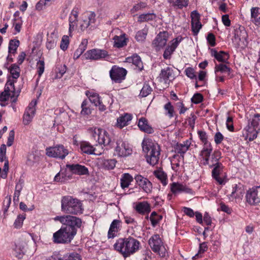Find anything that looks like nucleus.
Returning <instances> with one entry per match:
<instances>
[{"label": "nucleus", "mask_w": 260, "mask_h": 260, "mask_svg": "<svg viewBox=\"0 0 260 260\" xmlns=\"http://www.w3.org/2000/svg\"><path fill=\"white\" fill-rule=\"evenodd\" d=\"M25 218V216L24 215H19L14 223L15 228L16 229H19L21 227Z\"/></svg>", "instance_id": "nucleus-58"}, {"label": "nucleus", "mask_w": 260, "mask_h": 260, "mask_svg": "<svg viewBox=\"0 0 260 260\" xmlns=\"http://www.w3.org/2000/svg\"><path fill=\"white\" fill-rule=\"evenodd\" d=\"M69 44V40L68 36H63L62 38L60 45V48L63 50H66L68 48Z\"/></svg>", "instance_id": "nucleus-63"}, {"label": "nucleus", "mask_w": 260, "mask_h": 260, "mask_svg": "<svg viewBox=\"0 0 260 260\" xmlns=\"http://www.w3.org/2000/svg\"><path fill=\"white\" fill-rule=\"evenodd\" d=\"M127 71L122 68H119L116 66H113L110 71V76L111 79L115 82H121L124 79Z\"/></svg>", "instance_id": "nucleus-16"}, {"label": "nucleus", "mask_w": 260, "mask_h": 260, "mask_svg": "<svg viewBox=\"0 0 260 260\" xmlns=\"http://www.w3.org/2000/svg\"><path fill=\"white\" fill-rule=\"evenodd\" d=\"M159 75L160 78L162 79L166 83H169L175 78L174 70L171 67H167L162 69Z\"/></svg>", "instance_id": "nucleus-24"}, {"label": "nucleus", "mask_w": 260, "mask_h": 260, "mask_svg": "<svg viewBox=\"0 0 260 260\" xmlns=\"http://www.w3.org/2000/svg\"><path fill=\"white\" fill-rule=\"evenodd\" d=\"M201 27L202 24L200 20L191 21L192 30L195 35H197L199 32Z\"/></svg>", "instance_id": "nucleus-59"}, {"label": "nucleus", "mask_w": 260, "mask_h": 260, "mask_svg": "<svg viewBox=\"0 0 260 260\" xmlns=\"http://www.w3.org/2000/svg\"><path fill=\"white\" fill-rule=\"evenodd\" d=\"M90 104L87 100H85L83 101L81 104V114L82 115H88L91 113V109L90 108Z\"/></svg>", "instance_id": "nucleus-50"}, {"label": "nucleus", "mask_w": 260, "mask_h": 260, "mask_svg": "<svg viewBox=\"0 0 260 260\" xmlns=\"http://www.w3.org/2000/svg\"><path fill=\"white\" fill-rule=\"evenodd\" d=\"M170 189L172 192L177 194L181 192L190 193L191 190L186 186L179 183L173 182L170 185Z\"/></svg>", "instance_id": "nucleus-26"}, {"label": "nucleus", "mask_w": 260, "mask_h": 260, "mask_svg": "<svg viewBox=\"0 0 260 260\" xmlns=\"http://www.w3.org/2000/svg\"><path fill=\"white\" fill-rule=\"evenodd\" d=\"M84 56L87 59L98 60L105 58L108 54L105 50L93 49L87 51Z\"/></svg>", "instance_id": "nucleus-17"}, {"label": "nucleus", "mask_w": 260, "mask_h": 260, "mask_svg": "<svg viewBox=\"0 0 260 260\" xmlns=\"http://www.w3.org/2000/svg\"><path fill=\"white\" fill-rule=\"evenodd\" d=\"M220 157V153L219 151H214L213 154L211 155V158L209 160V164L208 165L210 168H212L216 166V164H220L218 161Z\"/></svg>", "instance_id": "nucleus-52"}, {"label": "nucleus", "mask_w": 260, "mask_h": 260, "mask_svg": "<svg viewBox=\"0 0 260 260\" xmlns=\"http://www.w3.org/2000/svg\"><path fill=\"white\" fill-rule=\"evenodd\" d=\"M40 156L36 153L32 152L27 155L26 164L29 166H33L40 161Z\"/></svg>", "instance_id": "nucleus-42"}, {"label": "nucleus", "mask_w": 260, "mask_h": 260, "mask_svg": "<svg viewBox=\"0 0 260 260\" xmlns=\"http://www.w3.org/2000/svg\"><path fill=\"white\" fill-rule=\"evenodd\" d=\"M127 39L125 37V34H123L120 36H115L113 38L114 47L120 48H122L127 44Z\"/></svg>", "instance_id": "nucleus-35"}, {"label": "nucleus", "mask_w": 260, "mask_h": 260, "mask_svg": "<svg viewBox=\"0 0 260 260\" xmlns=\"http://www.w3.org/2000/svg\"><path fill=\"white\" fill-rule=\"evenodd\" d=\"M212 176L213 178L220 185L224 184L226 182V175L223 171V166L221 163L216 164L213 167Z\"/></svg>", "instance_id": "nucleus-15"}, {"label": "nucleus", "mask_w": 260, "mask_h": 260, "mask_svg": "<svg viewBox=\"0 0 260 260\" xmlns=\"http://www.w3.org/2000/svg\"><path fill=\"white\" fill-rule=\"evenodd\" d=\"M207 249V246L205 242H203L200 244L199 250L198 253L194 256L192 258L196 259L199 257V255L203 253Z\"/></svg>", "instance_id": "nucleus-64"}, {"label": "nucleus", "mask_w": 260, "mask_h": 260, "mask_svg": "<svg viewBox=\"0 0 260 260\" xmlns=\"http://www.w3.org/2000/svg\"><path fill=\"white\" fill-rule=\"evenodd\" d=\"M135 179L138 185L141 187L146 193H150L152 191V185L151 182L148 179L140 175H137Z\"/></svg>", "instance_id": "nucleus-20"}, {"label": "nucleus", "mask_w": 260, "mask_h": 260, "mask_svg": "<svg viewBox=\"0 0 260 260\" xmlns=\"http://www.w3.org/2000/svg\"><path fill=\"white\" fill-rule=\"evenodd\" d=\"M211 55L220 62H226L229 58L228 53L223 51L217 52L214 49H211Z\"/></svg>", "instance_id": "nucleus-36"}, {"label": "nucleus", "mask_w": 260, "mask_h": 260, "mask_svg": "<svg viewBox=\"0 0 260 260\" xmlns=\"http://www.w3.org/2000/svg\"><path fill=\"white\" fill-rule=\"evenodd\" d=\"M244 193V188L241 184H234L232 187V190L230 197L232 198H240Z\"/></svg>", "instance_id": "nucleus-33"}, {"label": "nucleus", "mask_w": 260, "mask_h": 260, "mask_svg": "<svg viewBox=\"0 0 260 260\" xmlns=\"http://www.w3.org/2000/svg\"><path fill=\"white\" fill-rule=\"evenodd\" d=\"M148 28L146 27L143 29L138 31L135 35V39L139 42H143L145 41L146 36L148 34Z\"/></svg>", "instance_id": "nucleus-49"}, {"label": "nucleus", "mask_w": 260, "mask_h": 260, "mask_svg": "<svg viewBox=\"0 0 260 260\" xmlns=\"http://www.w3.org/2000/svg\"><path fill=\"white\" fill-rule=\"evenodd\" d=\"M125 61L128 63H132L140 71L143 69V62L140 57L138 55H134L132 56L126 58Z\"/></svg>", "instance_id": "nucleus-34"}, {"label": "nucleus", "mask_w": 260, "mask_h": 260, "mask_svg": "<svg viewBox=\"0 0 260 260\" xmlns=\"http://www.w3.org/2000/svg\"><path fill=\"white\" fill-rule=\"evenodd\" d=\"M95 14L93 12H90L87 16V18L83 20L81 24L80 28L82 30L89 27V29H92L95 27Z\"/></svg>", "instance_id": "nucleus-23"}, {"label": "nucleus", "mask_w": 260, "mask_h": 260, "mask_svg": "<svg viewBox=\"0 0 260 260\" xmlns=\"http://www.w3.org/2000/svg\"><path fill=\"white\" fill-rule=\"evenodd\" d=\"M156 18V15L152 13H143L138 17V22L140 23L153 20Z\"/></svg>", "instance_id": "nucleus-41"}, {"label": "nucleus", "mask_w": 260, "mask_h": 260, "mask_svg": "<svg viewBox=\"0 0 260 260\" xmlns=\"http://www.w3.org/2000/svg\"><path fill=\"white\" fill-rule=\"evenodd\" d=\"M133 180V177L130 174L128 173L123 174L120 179L121 187L122 188L128 187Z\"/></svg>", "instance_id": "nucleus-47"}, {"label": "nucleus", "mask_w": 260, "mask_h": 260, "mask_svg": "<svg viewBox=\"0 0 260 260\" xmlns=\"http://www.w3.org/2000/svg\"><path fill=\"white\" fill-rule=\"evenodd\" d=\"M110 101H112L111 97L109 95H105L100 98V101L95 106L98 107L100 111H104L106 110L107 106L112 104V102H110Z\"/></svg>", "instance_id": "nucleus-32"}, {"label": "nucleus", "mask_w": 260, "mask_h": 260, "mask_svg": "<svg viewBox=\"0 0 260 260\" xmlns=\"http://www.w3.org/2000/svg\"><path fill=\"white\" fill-rule=\"evenodd\" d=\"M247 38L248 35L244 27H240L235 29L233 42L237 46L241 45H245L247 43Z\"/></svg>", "instance_id": "nucleus-13"}, {"label": "nucleus", "mask_w": 260, "mask_h": 260, "mask_svg": "<svg viewBox=\"0 0 260 260\" xmlns=\"http://www.w3.org/2000/svg\"><path fill=\"white\" fill-rule=\"evenodd\" d=\"M72 179V175L67 170H61L54 177V180L56 182L64 183Z\"/></svg>", "instance_id": "nucleus-31"}, {"label": "nucleus", "mask_w": 260, "mask_h": 260, "mask_svg": "<svg viewBox=\"0 0 260 260\" xmlns=\"http://www.w3.org/2000/svg\"><path fill=\"white\" fill-rule=\"evenodd\" d=\"M133 153L132 146L127 142L119 139L116 142L115 153L119 157H127Z\"/></svg>", "instance_id": "nucleus-11"}, {"label": "nucleus", "mask_w": 260, "mask_h": 260, "mask_svg": "<svg viewBox=\"0 0 260 260\" xmlns=\"http://www.w3.org/2000/svg\"><path fill=\"white\" fill-rule=\"evenodd\" d=\"M18 94L16 92L14 81L9 79L6 84L5 90L0 94V101L5 102L10 98L12 103H15L17 100Z\"/></svg>", "instance_id": "nucleus-8"}, {"label": "nucleus", "mask_w": 260, "mask_h": 260, "mask_svg": "<svg viewBox=\"0 0 260 260\" xmlns=\"http://www.w3.org/2000/svg\"><path fill=\"white\" fill-rule=\"evenodd\" d=\"M188 0H169V2L174 7L181 9L188 5Z\"/></svg>", "instance_id": "nucleus-54"}, {"label": "nucleus", "mask_w": 260, "mask_h": 260, "mask_svg": "<svg viewBox=\"0 0 260 260\" xmlns=\"http://www.w3.org/2000/svg\"><path fill=\"white\" fill-rule=\"evenodd\" d=\"M140 242L133 238H120L114 244V249L120 252L124 257L134 254L140 248Z\"/></svg>", "instance_id": "nucleus-1"}, {"label": "nucleus", "mask_w": 260, "mask_h": 260, "mask_svg": "<svg viewBox=\"0 0 260 260\" xmlns=\"http://www.w3.org/2000/svg\"><path fill=\"white\" fill-rule=\"evenodd\" d=\"M9 71L13 78L12 80L10 79L11 81H14V83L16 81L15 80L20 76V69L19 67L16 64H13L11 66L9 69Z\"/></svg>", "instance_id": "nucleus-43"}, {"label": "nucleus", "mask_w": 260, "mask_h": 260, "mask_svg": "<svg viewBox=\"0 0 260 260\" xmlns=\"http://www.w3.org/2000/svg\"><path fill=\"white\" fill-rule=\"evenodd\" d=\"M27 243L24 240H20L18 241L15 244V248H14L15 255L18 258H21L25 252V248Z\"/></svg>", "instance_id": "nucleus-25"}, {"label": "nucleus", "mask_w": 260, "mask_h": 260, "mask_svg": "<svg viewBox=\"0 0 260 260\" xmlns=\"http://www.w3.org/2000/svg\"><path fill=\"white\" fill-rule=\"evenodd\" d=\"M143 151L146 154L147 162L152 166L158 162L160 154L159 145L149 139H144L142 143Z\"/></svg>", "instance_id": "nucleus-2"}, {"label": "nucleus", "mask_w": 260, "mask_h": 260, "mask_svg": "<svg viewBox=\"0 0 260 260\" xmlns=\"http://www.w3.org/2000/svg\"><path fill=\"white\" fill-rule=\"evenodd\" d=\"M120 223L121 221L117 219H115L112 222L108 233L109 239L113 238L116 236L117 232L120 230Z\"/></svg>", "instance_id": "nucleus-29"}, {"label": "nucleus", "mask_w": 260, "mask_h": 260, "mask_svg": "<svg viewBox=\"0 0 260 260\" xmlns=\"http://www.w3.org/2000/svg\"><path fill=\"white\" fill-rule=\"evenodd\" d=\"M232 69L227 65L223 63H220L216 65L215 67V73L217 74L220 72L225 75V76L229 77L230 78L232 77L231 75Z\"/></svg>", "instance_id": "nucleus-37"}, {"label": "nucleus", "mask_w": 260, "mask_h": 260, "mask_svg": "<svg viewBox=\"0 0 260 260\" xmlns=\"http://www.w3.org/2000/svg\"><path fill=\"white\" fill-rule=\"evenodd\" d=\"M92 138L99 144L108 145L111 142V139L108 133L104 129L101 128H91L90 129Z\"/></svg>", "instance_id": "nucleus-9"}, {"label": "nucleus", "mask_w": 260, "mask_h": 260, "mask_svg": "<svg viewBox=\"0 0 260 260\" xmlns=\"http://www.w3.org/2000/svg\"><path fill=\"white\" fill-rule=\"evenodd\" d=\"M54 220L59 221L62 225L75 234H77V229L80 228L82 224L81 219L71 215L57 216L54 218Z\"/></svg>", "instance_id": "nucleus-4"}, {"label": "nucleus", "mask_w": 260, "mask_h": 260, "mask_svg": "<svg viewBox=\"0 0 260 260\" xmlns=\"http://www.w3.org/2000/svg\"><path fill=\"white\" fill-rule=\"evenodd\" d=\"M147 6V5L146 3L144 2H140L134 5L133 7L131 9V12L132 13H135L146 8Z\"/></svg>", "instance_id": "nucleus-57"}, {"label": "nucleus", "mask_w": 260, "mask_h": 260, "mask_svg": "<svg viewBox=\"0 0 260 260\" xmlns=\"http://www.w3.org/2000/svg\"><path fill=\"white\" fill-rule=\"evenodd\" d=\"M81 260L80 256L76 252H73L69 255H64L62 258H58L57 256L55 255L51 256L50 260Z\"/></svg>", "instance_id": "nucleus-44"}, {"label": "nucleus", "mask_w": 260, "mask_h": 260, "mask_svg": "<svg viewBox=\"0 0 260 260\" xmlns=\"http://www.w3.org/2000/svg\"><path fill=\"white\" fill-rule=\"evenodd\" d=\"M138 126L141 131L147 134H152L153 128L148 124L147 120L145 118H141L138 122Z\"/></svg>", "instance_id": "nucleus-30"}, {"label": "nucleus", "mask_w": 260, "mask_h": 260, "mask_svg": "<svg viewBox=\"0 0 260 260\" xmlns=\"http://www.w3.org/2000/svg\"><path fill=\"white\" fill-rule=\"evenodd\" d=\"M68 153L69 151L63 145H59L46 149V154L49 157L63 159Z\"/></svg>", "instance_id": "nucleus-12"}, {"label": "nucleus", "mask_w": 260, "mask_h": 260, "mask_svg": "<svg viewBox=\"0 0 260 260\" xmlns=\"http://www.w3.org/2000/svg\"><path fill=\"white\" fill-rule=\"evenodd\" d=\"M168 33L165 31L159 32L152 42V46L156 50L162 48L168 41Z\"/></svg>", "instance_id": "nucleus-19"}, {"label": "nucleus", "mask_w": 260, "mask_h": 260, "mask_svg": "<svg viewBox=\"0 0 260 260\" xmlns=\"http://www.w3.org/2000/svg\"><path fill=\"white\" fill-rule=\"evenodd\" d=\"M162 218L161 215L157 214L155 212H152L149 217L151 224L153 227H155L158 224Z\"/></svg>", "instance_id": "nucleus-55"}, {"label": "nucleus", "mask_w": 260, "mask_h": 260, "mask_svg": "<svg viewBox=\"0 0 260 260\" xmlns=\"http://www.w3.org/2000/svg\"><path fill=\"white\" fill-rule=\"evenodd\" d=\"M45 63L44 60H39L37 64V69L38 70V73L39 77H41L44 71Z\"/></svg>", "instance_id": "nucleus-62"}, {"label": "nucleus", "mask_w": 260, "mask_h": 260, "mask_svg": "<svg viewBox=\"0 0 260 260\" xmlns=\"http://www.w3.org/2000/svg\"><path fill=\"white\" fill-rule=\"evenodd\" d=\"M136 211L140 214H148L151 210L149 204L146 201L138 203L135 207Z\"/></svg>", "instance_id": "nucleus-27"}, {"label": "nucleus", "mask_w": 260, "mask_h": 260, "mask_svg": "<svg viewBox=\"0 0 260 260\" xmlns=\"http://www.w3.org/2000/svg\"><path fill=\"white\" fill-rule=\"evenodd\" d=\"M66 167L68 168L73 174L78 175H89V171L87 168L84 166L79 164H68Z\"/></svg>", "instance_id": "nucleus-22"}, {"label": "nucleus", "mask_w": 260, "mask_h": 260, "mask_svg": "<svg viewBox=\"0 0 260 260\" xmlns=\"http://www.w3.org/2000/svg\"><path fill=\"white\" fill-rule=\"evenodd\" d=\"M153 174L161 182L164 186H166L168 183L167 174L162 170L159 169L154 171Z\"/></svg>", "instance_id": "nucleus-45"}, {"label": "nucleus", "mask_w": 260, "mask_h": 260, "mask_svg": "<svg viewBox=\"0 0 260 260\" xmlns=\"http://www.w3.org/2000/svg\"><path fill=\"white\" fill-rule=\"evenodd\" d=\"M152 91L151 87L148 84L144 85L140 92V95L143 97L147 96Z\"/></svg>", "instance_id": "nucleus-60"}, {"label": "nucleus", "mask_w": 260, "mask_h": 260, "mask_svg": "<svg viewBox=\"0 0 260 260\" xmlns=\"http://www.w3.org/2000/svg\"><path fill=\"white\" fill-rule=\"evenodd\" d=\"M19 45V41L17 40H11L9 45V52L15 53Z\"/></svg>", "instance_id": "nucleus-56"}, {"label": "nucleus", "mask_w": 260, "mask_h": 260, "mask_svg": "<svg viewBox=\"0 0 260 260\" xmlns=\"http://www.w3.org/2000/svg\"><path fill=\"white\" fill-rule=\"evenodd\" d=\"M92 138L99 144L108 145L111 142V139L108 133L104 129L101 128H91L90 129Z\"/></svg>", "instance_id": "nucleus-10"}, {"label": "nucleus", "mask_w": 260, "mask_h": 260, "mask_svg": "<svg viewBox=\"0 0 260 260\" xmlns=\"http://www.w3.org/2000/svg\"><path fill=\"white\" fill-rule=\"evenodd\" d=\"M80 149L82 153L87 154H93L95 148L89 142L83 141L80 143Z\"/></svg>", "instance_id": "nucleus-40"}, {"label": "nucleus", "mask_w": 260, "mask_h": 260, "mask_svg": "<svg viewBox=\"0 0 260 260\" xmlns=\"http://www.w3.org/2000/svg\"><path fill=\"white\" fill-rule=\"evenodd\" d=\"M250 21L255 26L260 27V8L255 7L250 9Z\"/></svg>", "instance_id": "nucleus-28"}, {"label": "nucleus", "mask_w": 260, "mask_h": 260, "mask_svg": "<svg viewBox=\"0 0 260 260\" xmlns=\"http://www.w3.org/2000/svg\"><path fill=\"white\" fill-rule=\"evenodd\" d=\"M190 145V142L188 140L182 143H177L175 147V151L180 154H184L188 150Z\"/></svg>", "instance_id": "nucleus-39"}, {"label": "nucleus", "mask_w": 260, "mask_h": 260, "mask_svg": "<svg viewBox=\"0 0 260 260\" xmlns=\"http://www.w3.org/2000/svg\"><path fill=\"white\" fill-rule=\"evenodd\" d=\"M246 201L251 205L260 203V185L249 189L246 195Z\"/></svg>", "instance_id": "nucleus-14"}, {"label": "nucleus", "mask_w": 260, "mask_h": 260, "mask_svg": "<svg viewBox=\"0 0 260 260\" xmlns=\"http://www.w3.org/2000/svg\"><path fill=\"white\" fill-rule=\"evenodd\" d=\"M57 41V39L56 35L54 32L52 33L46 43L47 48L49 50L54 48L56 45Z\"/></svg>", "instance_id": "nucleus-51"}, {"label": "nucleus", "mask_w": 260, "mask_h": 260, "mask_svg": "<svg viewBox=\"0 0 260 260\" xmlns=\"http://www.w3.org/2000/svg\"><path fill=\"white\" fill-rule=\"evenodd\" d=\"M37 102L36 101H31L27 109L25 110L23 116V123L24 125L29 124L32 121L35 114V106Z\"/></svg>", "instance_id": "nucleus-18"}, {"label": "nucleus", "mask_w": 260, "mask_h": 260, "mask_svg": "<svg viewBox=\"0 0 260 260\" xmlns=\"http://www.w3.org/2000/svg\"><path fill=\"white\" fill-rule=\"evenodd\" d=\"M76 235L71 230L62 225L61 228L53 234V242L56 243H70Z\"/></svg>", "instance_id": "nucleus-5"}, {"label": "nucleus", "mask_w": 260, "mask_h": 260, "mask_svg": "<svg viewBox=\"0 0 260 260\" xmlns=\"http://www.w3.org/2000/svg\"><path fill=\"white\" fill-rule=\"evenodd\" d=\"M247 136L249 141L256 138L257 134L260 132V114H255L249 119L247 129Z\"/></svg>", "instance_id": "nucleus-6"}, {"label": "nucleus", "mask_w": 260, "mask_h": 260, "mask_svg": "<svg viewBox=\"0 0 260 260\" xmlns=\"http://www.w3.org/2000/svg\"><path fill=\"white\" fill-rule=\"evenodd\" d=\"M166 115L170 118L174 117L175 114L174 108L170 102L167 103L164 106Z\"/></svg>", "instance_id": "nucleus-53"}, {"label": "nucleus", "mask_w": 260, "mask_h": 260, "mask_svg": "<svg viewBox=\"0 0 260 260\" xmlns=\"http://www.w3.org/2000/svg\"><path fill=\"white\" fill-rule=\"evenodd\" d=\"M132 119V116L131 114L125 113L124 115H122L117 118V126L121 128L124 126L128 125V122H129Z\"/></svg>", "instance_id": "nucleus-38"}, {"label": "nucleus", "mask_w": 260, "mask_h": 260, "mask_svg": "<svg viewBox=\"0 0 260 260\" xmlns=\"http://www.w3.org/2000/svg\"><path fill=\"white\" fill-rule=\"evenodd\" d=\"M116 160L114 159H104L101 162V166L102 168L109 170L113 169L116 165Z\"/></svg>", "instance_id": "nucleus-48"}, {"label": "nucleus", "mask_w": 260, "mask_h": 260, "mask_svg": "<svg viewBox=\"0 0 260 260\" xmlns=\"http://www.w3.org/2000/svg\"><path fill=\"white\" fill-rule=\"evenodd\" d=\"M22 188V183H19L16 185L15 191L14 194V201H18Z\"/></svg>", "instance_id": "nucleus-61"}, {"label": "nucleus", "mask_w": 260, "mask_h": 260, "mask_svg": "<svg viewBox=\"0 0 260 260\" xmlns=\"http://www.w3.org/2000/svg\"><path fill=\"white\" fill-rule=\"evenodd\" d=\"M213 150L211 143H206L203 145L202 150L200 153V156L203 165L206 166L209 164V157Z\"/></svg>", "instance_id": "nucleus-21"}, {"label": "nucleus", "mask_w": 260, "mask_h": 260, "mask_svg": "<svg viewBox=\"0 0 260 260\" xmlns=\"http://www.w3.org/2000/svg\"><path fill=\"white\" fill-rule=\"evenodd\" d=\"M148 243L153 252L162 257L166 256L167 251L159 235L156 234L151 236Z\"/></svg>", "instance_id": "nucleus-7"}, {"label": "nucleus", "mask_w": 260, "mask_h": 260, "mask_svg": "<svg viewBox=\"0 0 260 260\" xmlns=\"http://www.w3.org/2000/svg\"><path fill=\"white\" fill-rule=\"evenodd\" d=\"M61 210L67 215H78L83 212L81 202L70 196L62 197L61 200Z\"/></svg>", "instance_id": "nucleus-3"}, {"label": "nucleus", "mask_w": 260, "mask_h": 260, "mask_svg": "<svg viewBox=\"0 0 260 260\" xmlns=\"http://www.w3.org/2000/svg\"><path fill=\"white\" fill-rule=\"evenodd\" d=\"M85 95L88 97L90 102L94 106L98 104V102L100 101V98H101L98 93L93 91H86Z\"/></svg>", "instance_id": "nucleus-46"}]
</instances>
